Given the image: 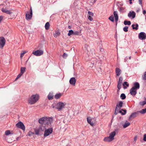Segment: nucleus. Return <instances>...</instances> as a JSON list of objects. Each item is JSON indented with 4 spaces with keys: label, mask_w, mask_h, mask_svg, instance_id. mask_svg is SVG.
<instances>
[{
    "label": "nucleus",
    "mask_w": 146,
    "mask_h": 146,
    "mask_svg": "<svg viewBox=\"0 0 146 146\" xmlns=\"http://www.w3.org/2000/svg\"><path fill=\"white\" fill-rule=\"evenodd\" d=\"M120 98L122 100H124L126 98V96L125 94H122L120 96Z\"/></svg>",
    "instance_id": "35"
},
{
    "label": "nucleus",
    "mask_w": 146,
    "mask_h": 146,
    "mask_svg": "<svg viewBox=\"0 0 146 146\" xmlns=\"http://www.w3.org/2000/svg\"><path fill=\"white\" fill-rule=\"evenodd\" d=\"M23 52H22L21 54L20 57L21 58H22L24 54L26 53L27 52L25 51H23Z\"/></svg>",
    "instance_id": "39"
},
{
    "label": "nucleus",
    "mask_w": 146,
    "mask_h": 146,
    "mask_svg": "<svg viewBox=\"0 0 146 146\" xmlns=\"http://www.w3.org/2000/svg\"><path fill=\"white\" fill-rule=\"evenodd\" d=\"M3 17H2L0 16V18H2Z\"/></svg>",
    "instance_id": "63"
},
{
    "label": "nucleus",
    "mask_w": 146,
    "mask_h": 146,
    "mask_svg": "<svg viewBox=\"0 0 146 146\" xmlns=\"http://www.w3.org/2000/svg\"><path fill=\"white\" fill-rule=\"evenodd\" d=\"M131 56H130V57H129V60H130V59H131Z\"/></svg>",
    "instance_id": "61"
},
{
    "label": "nucleus",
    "mask_w": 146,
    "mask_h": 146,
    "mask_svg": "<svg viewBox=\"0 0 146 146\" xmlns=\"http://www.w3.org/2000/svg\"><path fill=\"white\" fill-rule=\"evenodd\" d=\"M32 17V11L31 9L30 13L28 12L26 14V18H31Z\"/></svg>",
    "instance_id": "14"
},
{
    "label": "nucleus",
    "mask_w": 146,
    "mask_h": 146,
    "mask_svg": "<svg viewBox=\"0 0 146 146\" xmlns=\"http://www.w3.org/2000/svg\"><path fill=\"white\" fill-rule=\"evenodd\" d=\"M6 13L9 14H11V12L10 11L7 10V12H6Z\"/></svg>",
    "instance_id": "52"
},
{
    "label": "nucleus",
    "mask_w": 146,
    "mask_h": 146,
    "mask_svg": "<svg viewBox=\"0 0 146 146\" xmlns=\"http://www.w3.org/2000/svg\"><path fill=\"white\" fill-rule=\"evenodd\" d=\"M123 80V78L122 77H120L119 78V81L118 83L122 84Z\"/></svg>",
    "instance_id": "44"
},
{
    "label": "nucleus",
    "mask_w": 146,
    "mask_h": 146,
    "mask_svg": "<svg viewBox=\"0 0 146 146\" xmlns=\"http://www.w3.org/2000/svg\"><path fill=\"white\" fill-rule=\"evenodd\" d=\"M108 18H114L113 15H112L110 17H109Z\"/></svg>",
    "instance_id": "54"
},
{
    "label": "nucleus",
    "mask_w": 146,
    "mask_h": 146,
    "mask_svg": "<svg viewBox=\"0 0 146 146\" xmlns=\"http://www.w3.org/2000/svg\"><path fill=\"white\" fill-rule=\"evenodd\" d=\"M132 0H129V3L130 4H131L132 3Z\"/></svg>",
    "instance_id": "58"
},
{
    "label": "nucleus",
    "mask_w": 146,
    "mask_h": 146,
    "mask_svg": "<svg viewBox=\"0 0 146 146\" xmlns=\"http://www.w3.org/2000/svg\"><path fill=\"white\" fill-rule=\"evenodd\" d=\"M146 13V11L145 10H144L143 11V13L144 15H145V14Z\"/></svg>",
    "instance_id": "56"
},
{
    "label": "nucleus",
    "mask_w": 146,
    "mask_h": 146,
    "mask_svg": "<svg viewBox=\"0 0 146 146\" xmlns=\"http://www.w3.org/2000/svg\"><path fill=\"white\" fill-rule=\"evenodd\" d=\"M90 21H92L93 20V19H89Z\"/></svg>",
    "instance_id": "60"
},
{
    "label": "nucleus",
    "mask_w": 146,
    "mask_h": 146,
    "mask_svg": "<svg viewBox=\"0 0 146 146\" xmlns=\"http://www.w3.org/2000/svg\"><path fill=\"white\" fill-rule=\"evenodd\" d=\"M11 134L10 131L9 130H7L5 132V135H7Z\"/></svg>",
    "instance_id": "46"
},
{
    "label": "nucleus",
    "mask_w": 146,
    "mask_h": 146,
    "mask_svg": "<svg viewBox=\"0 0 146 146\" xmlns=\"http://www.w3.org/2000/svg\"><path fill=\"white\" fill-rule=\"evenodd\" d=\"M81 33V30L80 31H74V35H80Z\"/></svg>",
    "instance_id": "27"
},
{
    "label": "nucleus",
    "mask_w": 146,
    "mask_h": 146,
    "mask_svg": "<svg viewBox=\"0 0 146 146\" xmlns=\"http://www.w3.org/2000/svg\"><path fill=\"white\" fill-rule=\"evenodd\" d=\"M50 27V25L49 23L48 22H47L45 25V28L46 30H48L49 29Z\"/></svg>",
    "instance_id": "31"
},
{
    "label": "nucleus",
    "mask_w": 146,
    "mask_h": 146,
    "mask_svg": "<svg viewBox=\"0 0 146 146\" xmlns=\"http://www.w3.org/2000/svg\"><path fill=\"white\" fill-rule=\"evenodd\" d=\"M128 16L129 18L132 17V18H134L135 17V13L133 11H131L128 13Z\"/></svg>",
    "instance_id": "11"
},
{
    "label": "nucleus",
    "mask_w": 146,
    "mask_h": 146,
    "mask_svg": "<svg viewBox=\"0 0 146 146\" xmlns=\"http://www.w3.org/2000/svg\"><path fill=\"white\" fill-rule=\"evenodd\" d=\"M115 72L116 76H119L121 73V70L119 68H116Z\"/></svg>",
    "instance_id": "17"
},
{
    "label": "nucleus",
    "mask_w": 146,
    "mask_h": 146,
    "mask_svg": "<svg viewBox=\"0 0 146 146\" xmlns=\"http://www.w3.org/2000/svg\"><path fill=\"white\" fill-rule=\"evenodd\" d=\"M116 134V132L115 131H112L109 134V136L111 137L112 140L114 139V137Z\"/></svg>",
    "instance_id": "18"
},
{
    "label": "nucleus",
    "mask_w": 146,
    "mask_h": 146,
    "mask_svg": "<svg viewBox=\"0 0 146 146\" xmlns=\"http://www.w3.org/2000/svg\"><path fill=\"white\" fill-rule=\"evenodd\" d=\"M137 137L135 136L134 138V140L135 141L137 140Z\"/></svg>",
    "instance_id": "55"
},
{
    "label": "nucleus",
    "mask_w": 146,
    "mask_h": 146,
    "mask_svg": "<svg viewBox=\"0 0 146 146\" xmlns=\"http://www.w3.org/2000/svg\"><path fill=\"white\" fill-rule=\"evenodd\" d=\"M60 34V33L58 31H55V33L54 34V36L55 37H57Z\"/></svg>",
    "instance_id": "26"
},
{
    "label": "nucleus",
    "mask_w": 146,
    "mask_h": 146,
    "mask_svg": "<svg viewBox=\"0 0 146 146\" xmlns=\"http://www.w3.org/2000/svg\"><path fill=\"white\" fill-rule=\"evenodd\" d=\"M121 84L118 83L117 87L118 88V90L117 91V92H119L120 89L121 88Z\"/></svg>",
    "instance_id": "33"
},
{
    "label": "nucleus",
    "mask_w": 146,
    "mask_h": 146,
    "mask_svg": "<svg viewBox=\"0 0 146 146\" xmlns=\"http://www.w3.org/2000/svg\"><path fill=\"white\" fill-rule=\"evenodd\" d=\"M34 134V133L32 132L31 131H29L28 133V135L29 136L31 137Z\"/></svg>",
    "instance_id": "45"
},
{
    "label": "nucleus",
    "mask_w": 146,
    "mask_h": 146,
    "mask_svg": "<svg viewBox=\"0 0 146 146\" xmlns=\"http://www.w3.org/2000/svg\"><path fill=\"white\" fill-rule=\"evenodd\" d=\"M143 140L146 141V134H145L143 135Z\"/></svg>",
    "instance_id": "50"
},
{
    "label": "nucleus",
    "mask_w": 146,
    "mask_h": 146,
    "mask_svg": "<svg viewBox=\"0 0 146 146\" xmlns=\"http://www.w3.org/2000/svg\"><path fill=\"white\" fill-rule=\"evenodd\" d=\"M138 37L141 40L145 39L146 38V34L145 33L141 32L139 34Z\"/></svg>",
    "instance_id": "8"
},
{
    "label": "nucleus",
    "mask_w": 146,
    "mask_h": 146,
    "mask_svg": "<svg viewBox=\"0 0 146 146\" xmlns=\"http://www.w3.org/2000/svg\"><path fill=\"white\" fill-rule=\"evenodd\" d=\"M39 99V96L38 94L32 95L28 100V103L31 105L35 103Z\"/></svg>",
    "instance_id": "3"
},
{
    "label": "nucleus",
    "mask_w": 146,
    "mask_h": 146,
    "mask_svg": "<svg viewBox=\"0 0 146 146\" xmlns=\"http://www.w3.org/2000/svg\"><path fill=\"white\" fill-rule=\"evenodd\" d=\"M123 102L122 101H120L118 104H117L116 105V107L115 110V114H117L118 111L120 113H121L122 115H125L126 113V110H119L122 107Z\"/></svg>",
    "instance_id": "2"
},
{
    "label": "nucleus",
    "mask_w": 146,
    "mask_h": 146,
    "mask_svg": "<svg viewBox=\"0 0 146 146\" xmlns=\"http://www.w3.org/2000/svg\"><path fill=\"white\" fill-rule=\"evenodd\" d=\"M113 14L115 18H118L117 12L116 11H114Z\"/></svg>",
    "instance_id": "40"
},
{
    "label": "nucleus",
    "mask_w": 146,
    "mask_h": 146,
    "mask_svg": "<svg viewBox=\"0 0 146 146\" xmlns=\"http://www.w3.org/2000/svg\"><path fill=\"white\" fill-rule=\"evenodd\" d=\"M16 126L18 128H20L23 130H25V127L22 122L21 121L19 122L16 124Z\"/></svg>",
    "instance_id": "7"
},
{
    "label": "nucleus",
    "mask_w": 146,
    "mask_h": 146,
    "mask_svg": "<svg viewBox=\"0 0 146 146\" xmlns=\"http://www.w3.org/2000/svg\"><path fill=\"white\" fill-rule=\"evenodd\" d=\"M139 104L143 106L146 104V100L141 102L139 103Z\"/></svg>",
    "instance_id": "37"
},
{
    "label": "nucleus",
    "mask_w": 146,
    "mask_h": 146,
    "mask_svg": "<svg viewBox=\"0 0 146 146\" xmlns=\"http://www.w3.org/2000/svg\"><path fill=\"white\" fill-rule=\"evenodd\" d=\"M123 88L125 89L127 88L129 86V84L127 82H125L123 83Z\"/></svg>",
    "instance_id": "21"
},
{
    "label": "nucleus",
    "mask_w": 146,
    "mask_h": 146,
    "mask_svg": "<svg viewBox=\"0 0 146 146\" xmlns=\"http://www.w3.org/2000/svg\"><path fill=\"white\" fill-rule=\"evenodd\" d=\"M26 68L25 67H21V74H23L25 71Z\"/></svg>",
    "instance_id": "32"
},
{
    "label": "nucleus",
    "mask_w": 146,
    "mask_h": 146,
    "mask_svg": "<svg viewBox=\"0 0 146 146\" xmlns=\"http://www.w3.org/2000/svg\"><path fill=\"white\" fill-rule=\"evenodd\" d=\"M41 131L38 128L37 129H36L35 130V134L36 135H38L39 134V132Z\"/></svg>",
    "instance_id": "38"
},
{
    "label": "nucleus",
    "mask_w": 146,
    "mask_h": 146,
    "mask_svg": "<svg viewBox=\"0 0 146 146\" xmlns=\"http://www.w3.org/2000/svg\"><path fill=\"white\" fill-rule=\"evenodd\" d=\"M138 25L137 24L135 25L134 24L132 25L131 27L133 29H135L136 30H137L138 29Z\"/></svg>",
    "instance_id": "24"
},
{
    "label": "nucleus",
    "mask_w": 146,
    "mask_h": 146,
    "mask_svg": "<svg viewBox=\"0 0 146 146\" xmlns=\"http://www.w3.org/2000/svg\"><path fill=\"white\" fill-rule=\"evenodd\" d=\"M67 56V54L65 53H64L62 55L63 57L64 58H66Z\"/></svg>",
    "instance_id": "48"
},
{
    "label": "nucleus",
    "mask_w": 146,
    "mask_h": 146,
    "mask_svg": "<svg viewBox=\"0 0 146 146\" xmlns=\"http://www.w3.org/2000/svg\"><path fill=\"white\" fill-rule=\"evenodd\" d=\"M125 8L123 7H121L119 8V11L120 12H124L125 11Z\"/></svg>",
    "instance_id": "36"
},
{
    "label": "nucleus",
    "mask_w": 146,
    "mask_h": 146,
    "mask_svg": "<svg viewBox=\"0 0 146 146\" xmlns=\"http://www.w3.org/2000/svg\"><path fill=\"white\" fill-rule=\"evenodd\" d=\"M127 57H126L124 59L125 62H126L127 61Z\"/></svg>",
    "instance_id": "53"
},
{
    "label": "nucleus",
    "mask_w": 146,
    "mask_h": 146,
    "mask_svg": "<svg viewBox=\"0 0 146 146\" xmlns=\"http://www.w3.org/2000/svg\"><path fill=\"white\" fill-rule=\"evenodd\" d=\"M50 127V128H46L44 130V136L45 137H46L49 135L50 134H51L53 131V129L52 127H51V126H49Z\"/></svg>",
    "instance_id": "5"
},
{
    "label": "nucleus",
    "mask_w": 146,
    "mask_h": 146,
    "mask_svg": "<svg viewBox=\"0 0 146 146\" xmlns=\"http://www.w3.org/2000/svg\"><path fill=\"white\" fill-rule=\"evenodd\" d=\"M88 13L89 14V16L88 18H92L91 16L93 15V13L90 11H88Z\"/></svg>",
    "instance_id": "41"
},
{
    "label": "nucleus",
    "mask_w": 146,
    "mask_h": 146,
    "mask_svg": "<svg viewBox=\"0 0 146 146\" xmlns=\"http://www.w3.org/2000/svg\"><path fill=\"white\" fill-rule=\"evenodd\" d=\"M62 95V94L61 93L57 94L55 95L54 98L56 99H58L60 98Z\"/></svg>",
    "instance_id": "23"
},
{
    "label": "nucleus",
    "mask_w": 146,
    "mask_h": 146,
    "mask_svg": "<svg viewBox=\"0 0 146 146\" xmlns=\"http://www.w3.org/2000/svg\"><path fill=\"white\" fill-rule=\"evenodd\" d=\"M66 105L65 103L62 102H59L57 104L55 107L53 105H52V108H55L58 110L59 111H61L62 109L64 108V107Z\"/></svg>",
    "instance_id": "4"
},
{
    "label": "nucleus",
    "mask_w": 146,
    "mask_h": 146,
    "mask_svg": "<svg viewBox=\"0 0 146 146\" xmlns=\"http://www.w3.org/2000/svg\"><path fill=\"white\" fill-rule=\"evenodd\" d=\"M142 1H143V0H138L139 3V4L140 5H141V6L142 7Z\"/></svg>",
    "instance_id": "49"
},
{
    "label": "nucleus",
    "mask_w": 146,
    "mask_h": 146,
    "mask_svg": "<svg viewBox=\"0 0 146 146\" xmlns=\"http://www.w3.org/2000/svg\"><path fill=\"white\" fill-rule=\"evenodd\" d=\"M128 27L127 26H125L123 28V30L125 32H127L128 31Z\"/></svg>",
    "instance_id": "43"
},
{
    "label": "nucleus",
    "mask_w": 146,
    "mask_h": 146,
    "mask_svg": "<svg viewBox=\"0 0 146 146\" xmlns=\"http://www.w3.org/2000/svg\"><path fill=\"white\" fill-rule=\"evenodd\" d=\"M124 24L125 25H130L131 24V22L129 21L125 20L124 21Z\"/></svg>",
    "instance_id": "25"
},
{
    "label": "nucleus",
    "mask_w": 146,
    "mask_h": 146,
    "mask_svg": "<svg viewBox=\"0 0 146 146\" xmlns=\"http://www.w3.org/2000/svg\"><path fill=\"white\" fill-rule=\"evenodd\" d=\"M130 124L129 122L126 121L125 123L123 125V127L125 128L129 126L130 125Z\"/></svg>",
    "instance_id": "22"
},
{
    "label": "nucleus",
    "mask_w": 146,
    "mask_h": 146,
    "mask_svg": "<svg viewBox=\"0 0 146 146\" xmlns=\"http://www.w3.org/2000/svg\"><path fill=\"white\" fill-rule=\"evenodd\" d=\"M42 125L39 126L38 128L41 131H43L45 130L46 127H48V126L47 125Z\"/></svg>",
    "instance_id": "16"
},
{
    "label": "nucleus",
    "mask_w": 146,
    "mask_h": 146,
    "mask_svg": "<svg viewBox=\"0 0 146 146\" xmlns=\"http://www.w3.org/2000/svg\"><path fill=\"white\" fill-rule=\"evenodd\" d=\"M139 11V10H137L136 11V12H138Z\"/></svg>",
    "instance_id": "62"
},
{
    "label": "nucleus",
    "mask_w": 146,
    "mask_h": 146,
    "mask_svg": "<svg viewBox=\"0 0 146 146\" xmlns=\"http://www.w3.org/2000/svg\"><path fill=\"white\" fill-rule=\"evenodd\" d=\"M72 34L74 35V31L72 30H69V33L68 34V36H70Z\"/></svg>",
    "instance_id": "34"
},
{
    "label": "nucleus",
    "mask_w": 146,
    "mask_h": 146,
    "mask_svg": "<svg viewBox=\"0 0 146 146\" xmlns=\"http://www.w3.org/2000/svg\"><path fill=\"white\" fill-rule=\"evenodd\" d=\"M53 96V95L52 94L49 93L48 96V98L49 100H51L52 99Z\"/></svg>",
    "instance_id": "29"
},
{
    "label": "nucleus",
    "mask_w": 146,
    "mask_h": 146,
    "mask_svg": "<svg viewBox=\"0 0 146 146\" xmlns=\"http://www.w3.org/2000/svg\"><path fill=\"white\" fill-rule=\"evenodd\" d=\"M134 88V89L137 90L139 89L140 88V85L139 83L137 82H135L133 84V86L132 87Z\"/></svg>",
    "instance_id": "12"
},
{
    "label": "nucleus",
    "mask_w": 146,
    "mask_h": 146,
    "mask_svg": "<svg viewBox=\"0 0 146 146\" xmlns=\"http://www.w3.org/2000/svg\"><path fill=\"white\" fill-rule=\"evenodd\" d=\"M139 112L137 111V112L133 113L131 114L129 117V119H130L132 118H133L136 117L139 114Z\"/></svg>",
    "instance_id": "13"
},
{
    "label": "nucleus",
    "mask_w": 146,
    "mask_h": 146,
    "mask_svg": "<svg viewBox=\"0 0 146 146\" xmlns=\"http://www.w3.org/2000/svg\"><path fill=\"white\" fill-rule=\"evenodd\" d=\"M2 11L3 12L6 13V12H7V10L6 9L3 8L2 9Z\"/></svg>",
    "instance_id": "51"
},
{
    "label": "nucleus",
    "mask_w": 146,
    "mask_h": 146,
    "mask_svg": "<svg viewBox=\"0 0 146 146\" xmlns=\"http://www.w3.org/2000/svg\"><path fill=\"white\" fill-rule=\"evenodd\" d=\"M139 112L141 114H144L146 113V108L145 109H143L140 111H139Z\"/></svg>",
    "instance_id": "30"
},
{
    "label": "nucleus",
    "mask_w": 146,
    "mask_h": 146,
    "mask_svg": "<svg viewBox=\"0 0 146 146\" xmlns=\"http://www.w3.org/2000/svg\"><path fill=\"white\" fill-rule=\"evenodd\" d=\"M71 27L70 26H68V28L69 29H70L71 28Z\"/></svg>",
    "instance_id": "59"
},
{
    "label": "nucleus",
    "mask_w": 146,
    "mask_h": 146,
    "mask_svg": "<svg viewBox=\"0 0 146 146\" xmlns=\"http://www.w3.org/2000/svg\"><path fill=\"white\" fill-rule=\"evenodd\" d=\"M137 53V51L135 52V53Z\"/></svg>",
    "instance_id": "64"
},
{
    "label": "nucleus",
    "mask_w": 146,
    "mask_h": 146,
    "mask_svg": "<svg viewBox=\"0 0 146 146\" xmlns=\"http://www.w3.org/2000/svg\"><path fill=\"white\" fill-rule=\"evenodd\" d=\"M143 79L144 80H146V72H145L144 74L142 76Z\"/></svg>",
    "instance_id": "42"
},
{
    "label": "nucleus",
    "mask_w": 146,
    "mask_h": 146,
    "mask_svg": "<svg viewBox=\"0 0 146 146\" xmlns=\"http://www.w3.org/2000/svg\"><path fill=\"white\" fill-rule=\"evenodd\" d=\"M110 21L112 22H114V21L115 22L116 25H117V21H118V19H115L114 20V19H109Z\"/></svg>",
    "instance_id": "28"
},
{
    "label": "nucleus",
    "mask_w": 146,
    "mask_h": 146,
    "mask_svg": "<svg viewBox=\"0 0 146 146\" xmlns=\"http://www.w3.org/2000/svg\"><path fill=\"white\" fill-rule=\"evenodd\" d=\"M87 119L88 122L91 125L93 126L94 125V123L93 122H92V119L90 118V117H87Z\"/></svg>",
    "instance_id": "20"
},
{
    "label": "nucleus",
    "mask_w": 146,
    "mask_h": 146,
    "mask_svg": "<svg viewBox=\"0 0 146 146\" xmlns=\"http://www.w3.org/2000/svg\"><path fill=\"white\" fill-rule=\"evenodd\" d=\"M96 1V0H94L93 2H91V3H92L93 4L94 3H95Z\"/></svg>",
    "instance_id": "57"
},
{
    "label": "nucleus",
    "mask_w": 146,
    "mask_h": 146,
    "mask_svg": "<svg viewBox=\"0 0 146 146\" xmlns=\"http://www.w3.org/2000/svg\"><path fill=\"white\" fill-rule=\"evenodd\" d=\"M43 51L41 50H38L33 51L32 53L34 55L36 56H39L43 54Z\"/></svg>",
    "instance_id": "6"
},
{
    "label": "nucleus",
    "mask_w": 146,
    "mask_h": 146,
    "mask_svg": "<svg viewBox=\"0 0 146 146\" xmlns=\"http://www.w3.org/2000/svg\"><path fill=\"white\" fill-rule=\"evenodd\" d=\"M112 140V139L109 136L105 137L104 139V141L106 142H110Z\"/></svg>",
    "instance_id": "19"
},
{
    "label": "nucleus",
    "mask_w": 146,
    "mask_h": 146,
    "mask_svg": "<svg viewBox=\"0 0 146 146\" xmlns=\"http://www.w3.org/2000/svg\"><path fill=\"white\" fill-rule=\"evenodd\" d=\"M5 40L3 37H0V48H2L5 44Z\"/></svg>",
    "instance_id": "9"
},
{
    "label": "nucleus",
    "mask_w": 146,
    "mask_h": 146,
    "mask_svg": "<svg viewBox=\"0 0 146 146\" xmlns=\"http://www.w3.org/2000/svg\"><path fill=\"white\" fill-rule=\"evenodd\" d=\"M137 93V90L132 88L130 90V94L134 97Z\"/></svg>",
    "instance_id": "10"
},
{
    "label": "nucleus",
    "mask_w": 146,
    "mask_h": 146,
    "mask_svg": "<svg viewBox=\"0 0 146 146\" xmlns=\"http://www.w3.org/2000/svg\"><path fill=\"white\" fill-rule=\"evenodd\" d=\"M70 83L73 86H75L76 82V80L75 78L72 77L71 78L69 81Z\"/></svg>",
    "instance_id": "15"
},
{
    "label": "nucleus",
    "mask_w": 146,
    "mask_h": 146,
    "mask_svg": "<svg viewBox=\"0 0 146 146\" xmlns=\"http://www.w3.org/2000/svg\"><path fill=\"white\" fill-rule=\"evenodd\" d=\"M52 121V118L45 117L39 119L38 120V122L42 125L50 127Z\"/></svg>",
    "instance_id": "1"
},
{
    "label": "nucleus",
    "mask_w": 146,
    "mask_h": 146,
    "mask_svg": "<svg viewBox=\"0 0 146 146\" xmlns=\"http://www.w3.org/2000/svg\"><path fill=\"white\" fill-rule=\"evenodd\" d=\"M23 74H21V73H20L19 74L18 76H17V78L15 79V80H16L17 79H18Z\"/></svg>",
    "instance_id": "47"
}]
</instances>
